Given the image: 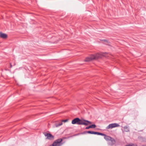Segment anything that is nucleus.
Here are the masks:
<instances>
[{"instance_id": "nucleus-1", "label": "nucleus", "mask_w": 146, "mask_h": 146, "mask_svg": "<svg viewBox=\"0 0 146 146\" xmlns=\"http://www.w3.org/2000/svg\"><path fill=\"white\" fill-rule=\"evenodd\" d=\"M103 54L102 53H97L95 55H91L90 57H87L84 60L85 62H89L92 60L97 59L98 58H101Z\"/></svg>"}, {"instance_id": "nucleus-2", "label": "nucleus", "mask_w": 146, "mask_h": 146, "mask_svg": "<svg viewBox=\"0 0 146 146\" xmlns=\"http://www.w3.org/2000/svg\"><path fill=\"white\" fill-rule=\"evenodd\" d=\"M62 140V139H58L55 140L53 143L50 146H60L62 144L61 142Z\"/></svg>"}, {"instance_id": "nucleus-3", "label": "nucleus", "mask_w": 146, "mask_h": 146, "mask_svg": "<svg viewBox=\"0 0 146 146\" xmlns=\"http://www.w3.org/2000/svg\"><path fill=\"white\" fill-rule=\"evenodd\" d=\"M119 126V125L118 123H113L110 124L107 127H106L107 129H112L113 128L118 127Z\"/></svg>"}, {"instance_id": "nucleus-4", "label": "nucleus", "mask_w": 146, "mask_h": 146, "mask_svg": "<svg viewBox=\"0 0 146 146\" xmlns=\"http://www.w3.org/2000/svg\"><path fill=\"white\" fill-rule=\"evenodd\" d=\"M44 134L45 136L47 137L46 139H47L52 140L54 139V136L50 133H44Z\"/></svg>"}, {"instance_id": "nucleus-5", "label": "nucleus", "mask_w": 146, "mask_h": 146, "mask_svg": "<svg viewBox=\"0 0 146 146\" xmlns=\"http://www.w3.org/2000/svg\"><path fill=\"white\" fill-rule=\"evenodd\" d=\"M79 118H76L73 119L72 121V123L73 124H77L79 125Z\"/></svg>"}, {"instance_id": "nucleus-6", "label": "nucleus", "mask_w": 146, "mask_h": 146, "mask_svg": "<svg viewBox=\"0 0 146 146\" xmlns=\"http://www.w3.org/2000/svg\"><path fill=\"white\" fill-rule=\"evenodd\" d=\"M115 143V140L113 138H111V139L110 140L109 142L110 144L111 145H114Z\"/></svg>"}, {"instance_id": "nucleus-7", "label": "nucleus", "mask_w": 146, "mask_h": 146, "mask_svg": "<svg viewBox=\"0 0 146 146\" xmlns=\"http://www.w3.org/2000/svg\"><path fill=\"white\" fill-rule=\"evenodd\" d=\"M7 34L3 33L1 32L0 33V37L3 38H5L7 37Z\"/></svg>"}, {"instance_id": "nucleus-8", "label": "nucleus", "mask_w": 146, "mask_h": 146, "mask_svg": "<svg viewBox=\"0 0 146 146\" xmlns=\"http://www.w3.org/2000/svg\"><path fill=\"white\" fill-rule=\"evenodd\" d=\"M84 123H85L86 124V125H87L89 124H91L92 123L91 122L88 121V120H84Z\"/></svg>"}, {"instance_id": "nucleus-9", "label": "nucleus", "mask_w": 146, "mask_h": 146, "mask_svg": "<svg viewBox=\"0 0 146 146\" xmlns=\"http://www.w3.org/2000/svg\"><path fill=\"white\" fill-rule=\"evenodd\" d=\"M79 125L86 124L85 123H84V119L81 120L79 118Z\"/></svg>"}, {"instance_id": "nucleus-10", "label": "nucleus", "mask_w": 146, "mask_h": 146, "mask_svg": "<svg viewBox=\"0 0 146 146\" xmlns=\"http://www.w3.org/2000/svg\"><path fill=\"white\" fill-rule=\"evenodd\" d=\"M111 137L107 136L106 135H105V137H104V138L105 139V140L107 141H110V140L111 139Z\"/></svg>"}, {"instance_id": "nucleus-11", "label": "nucleus", "mask_w": 146, "mask_h": 146, "mask_svg": "<svg viewBox=\"0 0 146 146\" xmlns=\"http://www.w3.org/2000/svg\"><path fill=\"white\" fill-rule=\"evenodd\" d=\"M96 132H94V131H87L84 132V133H90V134H96Z\"/></svg>"}, {"instance_id": "nucleus-12", "label": "nucleus", "mask_w": 146, "mask_h": 146, "mask_svg": "<svg viewBox=\"0 0 146 146\" xmlns=\"http://www.w3.org/2000/svg\"><path fill=\"white\" fill-rule=\"evenodd\" d=\"M124 131L125 132H129V127L127 126H125L124 127Z\"/></svg>"}, {"instance_id": "nucleus-13", "label": "nucleus", "mask_w": 146, "mask_h": 146, "mask_svg": "<svg viewBox=\"0 0 146 146\" xmlns=\"http://www.w3.org/2000/svg\"><path fill=\"white\" fill-rule=\"evenodd\" d=\"M96 134L97 135H101L102 136H104V137L106 135H105L104 133H100V132H96Z\"/></svg>"}, {"instance_id": "nucleus-14", "label": "nucleus", "mask_w": 146, "mask_h": 146, "mask_svg": "<svg viewBox=\"0 0 146 146\" xmlns=\"http://www.w3.org/2000/svg\"><path fill=\"white\" fill-rule=\"evenodd\" d=\"M62 122H61L60 123H59L58 124L57 123H56L55 124V126L57 127L58 126H59L61 125H62Z\"/></svg>"}, {"instance_id": "nucleus-15", "label": "nucleus", "mask_w": 146, "mask_h": 146, "mask_svg": "<svg viewBox=\"0 0 146 146\" xmlns=\"http://www.w3.org/2000/svg\"><path fill=\"white\" fill-rule=\"evenodd\" d=\"M91 128H94L96 127V125L95 124H92L90 125Z\"/></svg>"}, {"instance_id": "nucleus-16", "label": "nucleus", "mask_w": 146, "mask_h": 146, "mask_svg": "<svg viewBox=\"0 0 146 146\" xmlns=\"http://www.w3.org/2000/svg\"><path fill=\"white\" fill-rule=\"evenodd\" d=\"M68 121V119H65V120H62V122H66L67 121Z\"/></svg>"}, {"instance_id": "nucleus-17", "label": "nucleus", "mask_w": 146, "mask_h": 146, "mask_svg": "<svg viewBox=\"0 0 146 146\" xmlns=\"http://www.w3.org/2000/svg\"><path fill=\"white\" fill-rule=\"evenodd\" d=\"M90 128H91L90 125L88 127H86V129H89Z\"/></svg>"}, {"instance_id": "nucleus-18", "label": "nucleus", "mask_w": 146, "mask_h": 146, "mask_svg": "<svg viewBox=\"0 0 146 146\" xmlns=\"http://www.w3.org/2000/svg\"><path fill=\"white\" fill-rule=\"evenodd\" d=\"M10 65H11L10 67H11H11H12V65H11V63H10Z\"/></svg>"}]
</instances>
